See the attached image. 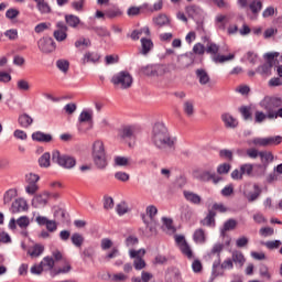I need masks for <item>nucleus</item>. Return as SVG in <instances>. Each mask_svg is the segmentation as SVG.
Listing matches in <instances>:
<instances>
[{
  "label": "nucleus",
  "instance_id": "30",
  "mask_svg": "<svg viewBox=\"0 0 282 282\" xmlns=\"http://www.w3.org/2000/svg\"><path fill=\"white\" fill-rule=\"evenodd\" d=\"M100 61V56L98 53H91L87 52L84 55L83 63L86 65V63H98Z\"/></svg>",
  "mask_w": 282,
  "mask_h": 282
},
{
  "label": "nucleus",
  "instance_id": "31",
  "mask_svg": "<svg viewBox=\"0 0 282 282\" xmlns=\"http://www.w3.org/2000/svg\"><path fill=\"white\" fill-rule=\"evenodd\" d=\"M70 241L76 248H83V243H85V237L78 232H75L72 235Z\"/></svg>",
  "mask_w": 282,
  "mask_h": 282
},
{
  "label": "nucleus",
  "instance_id": "63",
  "mask_svg": "<svg viewBox=\"0 0 282 282\" xmlns=\"http://www.w3.org/2000/svg\"><path fill=\"white\" fill-rule=\"evenodd\" d=\"M282 79L281 77H273L269 80V87H281Z\"/></svg>",
  "mask_w": 282,
  "mask_h": 282
},
{
  "label": "nucleus",
  "instance_id": "3",
  "mask_svg": "<svg viewBox=\"0 0 282 282\" xmlns=\"http://www.w3.org/2000/svg\"><path fill=\"white\" fill-rule=\"evenodd\" d=\"M221 252H224V243H221V242L215 243L213 246L212 250L209 252H207V257H209V258L215 257V254L217 256V260H215L213 263L212 278H210L209 282L215 281V279H217V276H224V272L217 271V268H219V265H221Z\"/></svg>",
  "mask_w": 282,
  "mask_h": 282
},
{
  "label": "nucleus",
  "instance_id": "53",
  "mask_svg": "<svg viewBox=\"0 0 282 282\" xmlns=\"http://www.w3.org/2000/svg\"><path fill=\"white\" fill-rule=\"evenodd\" d=\"M17 224L19 228H28V226H30V217L21 216L20 218L17 219Z\"/></svg>",
  "mask_w": 282,
  "mask_h": 282
},
{
  "label": "nucleus",
  "instance_id": "4",
  "mask_svg": "<svg viewBox=\"0 0 282 282\" xmlns=\"http://www.w3.org/2000/svg\"><path fill=\"white\" fill-rule=\"evenodd\" d=\"M52 162L58 164L62 169L72 170L76 166V158L68 154H61V151L54 150L52 152Z\"/></svg>",
  "mask_w": 282,
  "mask_h": 282
},
{
  "label": "nucleus",
  "instance_id": "33",
  "mask_svg": "<svg viewBox=\"0 0 282 282\" xmlns=\"http://www.w3.org/2000/svg\"><path fill=\"white\" fill-rule=\"evenodd\" d=\"M68 272H72V264H66L63 268L53 269L51 271V276H58V274H67Z\"/></svg>",
  "mask_w": 282,
  "mask_h": 282
},
{
  "label": "nucleus",
  "instance_id": "47",
  "mask_svg": "<svg viewBox=\"0 0 282 282\" xmlns=\"http://www.w3.org/2000/svg\"><path fill=\"white\" fill-rule=\"evenodd\" d=\"M235 58V54L229 55H216L214 56V63H226L227 61H232Z\"/></svg>",
  "mask_w": 282,
  "mask_h": 282
},
{
  "label": "nucleus",
  "instance_id": "24",
  "mask_svg": "<svg viewBox=\"0 0 282 282\" xmlns=\"http://www.w3.org/2000/svg\"><path fill=\"white\" fill-rule=\"evenodd\" d=\"M196 78H198L200 85H208L210 83V76L204 68L196 69Z\"/></svg>",
  "mask_w": 282,
  "mask_h": 282
},
{
  "label": "nucleus",
  "instance_id": "56",
  "mask_svg": "<svg viewBox=\"0 0 282 282\" xmlns=\"http://www.w3.org/2000/svg\"><path fill=\"white\" fill-rule=\"evenodd\" d=\"M219 52V46L213 42H209L206 46V53L207 54H218Z\"/></svg>",
  "mask_w": 282,
  "mask_h": 282
},
{
  "label": "nucleus",
  "instance_id": "6",
  "mask_svg": "<svg viewBox=\"0 0 282 282\" xmlns=\"http://www.w3.org/2000/svg\"><path fill=\"white\" fill-rule=\"evenodd\" d=\"M282 137L275 135V137H269V138H254L251 141H248L247 144H254L256 147H270L272 144L278 145L281 144Z\"/></svg>",
  "mask_w": 282,
  "mask_h": 282
},
{
  "label": "nucleus",
  "instance_id": "37",
  "mask_svg": "<svg viewBox=\"0 0 282 282\" xmlns=\"http://www.w3.org/2000/svg\"><path fill=\"white\" fill-rule=\"evenodd\" d=\"M218 155L221 160H227V162H232L235 160L232 151L228 149L220 150Z\"/></svg>",
  "mask_w": 282,
  "mask_h": 282
},
{
  "label": "nucleus",
  "instance_id": "44",
  "mask_svg": "<svg viewBox=\"0 0 282 282\" xmlns=\"http://www.w3.org/2000/svg\"><path fill=\"white\" fill-rule=\"evenodd\" d=\"M182 254H184L185 257H187V259H193V250L191 249V246L187 243L182 245L181 247H178Z\"/></svg>",
  "mask_w": 282,
  "mask_h": 282
},
{
  "label": "nucleus",
  "instance_id": "50",
  "mask_svg": "<svg viewBox=\"0 0 282 282\" xmlns=\"http://www.w3.org/2000/svg\"><path fill=\"white\" fill-rule=\"evenodd\" d=\"M53 36L58 43H63L67 39V31H54Z\"/></svg>",
  "mask_w": 282,
  "mask_h": 282
},
{
  "label": "nucleus",
  "instance_id": "62",
  "mask_svg": "<svg viewBox=\"0 0 282 282\" xmlns=\"http://www.w3.org/2000/svg\"><path fill=\"white\" fill-rule=\"evenodd\" d=\"M39 180H41V176H39L37 174L30 173L29 175H26L28 184H36Z\"/></svg>",
  "mask_w": 282,
  "mask_h": 282
},
{
  "label": "nucleus",
  "instance_id": "7",
  "mask_svg": "<svg viewBox=\"0 0 282 282\" xmlns=\"http://www.w3.org/2000/svg\"><path fill=\"white\" fill-rule=\"evenodd\" d=\"M141 74L144 76H164L166 74V67L164 65L154 64V65H147L140 68Z\"/></svg>",
  "mask_w": 282,
  "mask_h": 282
},
{
  "label": "nucleus",
  "instance_id": "54",
  "mask_svg": "<svg viewBox=\"0 0 282 282\" xmlns=\"http://www.w3.org/2000/svg\"><path fill=\"white\" fill-rule=\"evenodd\" d=\"M267 118H268L267 111L264 113L263 111L257 110L254 113V122H257L258 124H261V122H263V120H265Z\"/></svg>",
  "mask_w": 282,
  "mask_h": 282
},
{
  "label": "nucleus",
  "instance_id": "12",
  "mask_svg": "<svg viewBox=\"0 0 282 282\" xmlns=\"http://www.w3.org/2000/svg\"><path fill=\"white\" fill-rule=\"evenodd\" d=\"M33 142H44V143H50L54 138L50 133H45L42 131H35L31 135Z\"/></svg>",
  "mask_w": 282,
  "mask_h": 282
},
{
  "label": "nucleus",
  "instance_id": "2",
  "mask_svg": "<svg viewBox=\"0 0 282 282\" xmlns=\"http://www.w3.org/2000/svg\"><path fill=\"white\" fill-rule=\"evenodd\" d=\"M260 107L268 112V120L282 118V98L278 96H265L260 101Z\"/></svg>",
  "mask_w": 282,
  "mask_h": 282
},
{
  "label": "nucleus",
  "instance_id": "13",
  "mask_svg": "<svg viewBox=\"0 0 282 282\" xmlns=\"http://www.w3.org/2000/svg\"><path fill=\"white\" fill-rule=\"evenodd\" d=\"M98 155H107L105 143L101 140L95 141L91 147V158H95Z\"/></svg>",
  "mask_w": 282,
  "mask_h": 282
},
{
  "label": "nucleus",
  "instance_id": "28",
  "mask_svg": "<svg viewBox=\"0 0 282 282\" xmlns=\"http://www.w3.org/2000/svg\"><path fill=\"white\" fill-rule=\"evenodd\" d=\"M193 239L195 243L204 245L206 243V231L199 228L194 231Z\"/></svg>",
  "mask_w": 282,
  "mask_h": 282
},
{
  "label": "nucleus",
  "instance_id": "49",
  "mask_svg": "<svg viewBox=\"0 0 282 282\" xmlns=\"http://www.w3.org/2000/svg\"><path fill=\"white\" fill-rule=\"evenodd\" d=\"M234 263H239V265H243L246 263V258L242 252L236 251L232 253Z\"/></svg>",
  "mask_w": 282,
  "mask_h": 282
},
{
  "label": "nucleus",
  "instance_id": "25",
  "mask_svg": "<svg viewBox=\"0 0 282 282\" xmlns=\"http://www.w3.org/2000/svg\"><path fill=\"white\" fill-rule=\"evenodd\" d=\"M18 122L20 127H23V129H28L29 127H32L34 119L30 117V115L23 113L19 117Z\"/></svg>",
  "mask_w": 282,
  "mask_h": 282
},
{
  "label": "nucleus",
  "instance_id": "8",
  "mask_svg": "<svg viewBox=\"0 0 282 282\" xmlns=\"http://www.w3.org/2000/svg\"><path fill=\"white\" fill-rule=\"evenodd\" d=\"M37 47L43 54H52L56 51V42L53 37L44 36L37 41Z\"/></svg>",
  "mask_w": 282,
  "mask_h": 282
},
{
  "label": "nucleus",
  "instance_id": "17",
  "mask_svg": "<svg viewBox=\"0 0 282 282\" xmlns=\"http://www.w3.org/2000/svg\"><path fill=\"white\" fill-rule=\"evenodd\" d=\"M78 120L79 122H88V129H94V111L83 110L79 115Z\"/></svg>",
  "mask_w": 282,
  "mask_h": 282
},
{
  "label": "nucleus",
  "instance_id": "15",
  "mask_svg": "<svg viewBox=\"0 0 282 282\" xmlns=\"http://www.w3.org/2000/svg\"><path fill=\"white\" fill-rule=\"evenodd\" d=\"M198 180H200V182H210V180H213L214 184H219L221 177H217L215 172L212 173L210 171H203L199 173Z\"/></svg>",
  "mask_w": 282,
  "mask_h": 282
},
{
  "label": "nucleus",
  "instance_id": "26",
  "mask_svg": "<svg viewBox=\"0 0 282 282\" xmlns=\"http://www.w3.org/2000/svg\"><path fill=\"white\" fill-rule=\"evenodd\" d=\"M186 13L191 19H195L197 17H202V8H199L197 4H192L186 7Z\"/></svg>",
  "mask_w": 282,
  "mask_h": 282
},
{
  "label": "nucleus",
  "instance_id": "45",
  "mask_svg": "<svg viewBox=\"0 0 282 282\" xmlns=\"http://www.w3.org/2000/svg\"><path fill=\"white\" fill-rule=\"evenodd\" d=\"M249 8L253 14H258V12H261V9L263 8V3L261 1L253 0Z\"/></svg>",
  "mask_w": 282,
  "mask_h": 282
},
{
  "label": "nucleus",
  "instance_id": "23",
  "mask_svg": "<svg viewBox=\"0 0 282 282\" xmlns=\"http://www.w3.org/2000/svg\"><path fill=\"white\" fill-rule=\"evenodd\" d=\"M65 19V23L66 25H68V28H78V25H80V18H78L75 14H65L64 17Z\"/></svg>",
  "mask_w": 282,
  "mask_h": 282
},
{
  "label": "nucleus",
  "instance_id": "51",
  "mask_svg": "<svg viewBox=\"0 0 282 282\" xmlns=\"http://www.w3.org/2000/svg\"><path fill=\"white\" fill-rule=\"evenodd\" d=\"M19 91H30V83L25 79H19L17 83Z\"/></svg>",
  "mask_w": 282,
  "mask_h": 282
},
{
  "label": "nucleus",
  "instance_id": "48",
  "mask_svg": "<svg viewBox=\"0 0 282 282\" xmlns=\"http://www.w3.org/2000/svg\"><path fill=\"white\" fill-rule=\"evenodd\" d=\"M254 192L250 193L248 196V202H256V199H259V196L261 195L262 191L259 185H253Z\"/></svg>",
  "mask_w": 282,
  "mask_h": 282
},
{
  "label": "nucleus",
  "instance_id": "58",
  "mask_svg": "<svg viewBox=\"0 0 282 282\" xmlns=\"http://www.w3.org/2000/svg\"><path fill=\"white\" fill-rule=\"evenodd\" d=\"M121 138L123 139V140H126V138H129V139H131V137L133 135V128H131V127H126V128H123L122 130H121Z\"/></svg>",
  "mask_w": 282,
  "mask_h": 282
},
{
  "label": "nucleus",
  "instance_id": "64",
  "mask_svg": "<svg viewBox=\"0 0 282 282\" xmlns=\"http://www.w3.org/2000/svg\"><path fill=\"white\" fill-rule=\"evenodd\" d=\"M20 14L19 10L17 9H8L6 12L7 19H17V17Z\"/></svg>",
  "mask_w": 282,
  "mask_h": 282
},
{
  "label": "nucleus",
  "instance_id": "61",
  "mask_svg": "<svg viewBox=\"0 0 282 282\" xmlns=\"http://www.w3.org/2000/svg\"><path fill=\"white\" fill-rule=\"evenodd\" d=\"M115 180L119 182H129V174L126 172H117L115 173Z\"/></svg>",
  "mask_w": 282,
  "mask_h": 282
},
{
  "label": "nucleus",
  "instance_id": "39",
  "mask_svg": "<svg viewBox=\"0 0 282 282\" xmlns=\"http://www.w3.org/2000/svg\"><path fill=\"white\" fill-rule=\"evenodd\" d=\"M44 251H45V247L43 245L37 243L33 246L32 251H28V254H30V257H41V254H43Z\"/></svg>",
  "mask_w": 282,
  "mask_h": 282
},
{
  "label": "nucleus",
  "instance_id": "43",
  "mask_svg": "<svg viewBox=\"0 0 282 282\" xmlns=\"http://www.w3.org/2000/svg\"><path fill=\"white\" fill-rule=\"evenodd\" d=\"M183 110L186 116H193V113H195V106H193V101H185L183 104Z\"/></svg>",
  "mask_w": 282,
  "mask_h": 282
},
{
  "label": "nucleus",
  "instance_id": "18",
  "mask_svg": "<svg viewBox=\"0 0 282 282\" xmlns=\"http://www.w3.org/2000/svg\"><path fill=\"white\" fill-rule=\"evenodd\" d=\"M154 44H153V40L149 39V37H142L141 39V54L143 56H147V54H149V52H151V50H153Z\"/></svg>",
  "mask_w": 282,
  "mask_h": 282
},
{
  "label": "nucleus",
  "instance_id": "32",
  "mask_svg": "<svg viewBox=\"0 0 282 282\" xmlns=\"http://www.w3.org/2000/svg\"><path fill=\"white\" fill-rule=\"evenodd\" d=\"M272 67L273 66H270V64L264 63L262 65H259L256 68V72H257V74H260V76H268V74H271Z\"/></svg>",
  "mask_w": 282,
  "mask_h": 282
},
{
  "label": "nucleus",
  "instance_id": "42",
  "mask_svg": "<svg viewBox=\"0 0 282 282\" xmlns=\"http://www.w3.org/2000/svg\"><path fill=\"white\" fill-rule=\"evenodd\" d=\"M37 4V9L42 14H50L52 12V8H50V4L45 2V0L40 1Z\"/></svg>",
  "mask_w": 282,
  "mask_h": 282
},
{
  "label": "nucleus",
  "instance_id": "57",
  "mask_svg": "<svg viewBox=\"0 0 282 282\" xmlns=\"http://www.w3.org/2000/svg\"><path fill=\"white\" fill-rule=\"evenodd\" d=\"M105 210H111L113 208V198L111 196H104Z\"/></svg>",
  "mask_w": 282,
  "mask_h": 282
},
{
  "label": "nucleus",
  "instance_id": "14",
  "mask_svg": "<svg viewBox=\"0 0 282 282\" xmlns=\"http://www.w3.org/2000/svg\"><path fill=\"white\" fill-rule=\"evenodd\" d=\"M93 162L99 171H105L109 166V161L107 160V154H101L93 156Z\"/></svg>",
  "mask_w": 282,
  "mask_h": 282
},
{
  "label": "nucleus",
  "instance_id": "60",
  "mask_svg": "<svg viewBox=\"0 0 282 282\" xmlns=\"http://www.w3.org/2000/svg\"><path fill=\"white\" fill-rule=\"evenodd\" d=\"M259 232L261 237H272V235H274V228L262 227Z\"/></svg>",
  "mask_w": 282,
  "mask_h": 282
},
{
  "label": "nucleus",
  "instance_id": "41",
  "mask_svg": "<svg viewBox=\"0 0 282 282\" xmlns=\"http://www.w3.org/2000/svg\"><path fill=\"white\" fill-rule=\"evenodd\" d=\"M263 58H265V63L270 65L271 67H274V58H279V52L273 53H265L263 55Z\"/></svg>",
  "mask_w": 282,
  "mask_h": 282
},
{
  "label": "nucleus",
  "instance_id": "11",
  "mask_svg": "<svg viewBox=\"0 0 282 282\" xmlns=\"http://www.w3.org/2000/svg\"><path fill=\"white\" fill-rule=\"evenodd\" d=\"M221 120L226 129H237L239 127V121L228 112L221 115Z\"/></svg>",
  "mask_w": 282,
  "mask_h": 282
},
{
  "label": "nucleus",
  "instance_id": "9",
  "mask_svg": "<svg viewBox=\"0 0 282 282\" xmlns=\"http://www.w3.org/2000/svg\"><path fill=\"white\" fill-rule=\"evenodd\" d=\"M47 199H50V192L35 195L32 199L33 208H45L47 206Z\"/></svg>",
  "mask_w": 282,
  "mask_h": 282
},
{
  "label": "nucleus",
  "instance_id": "27",
  "mask_svg": "<svg viewBox=\"0 0 282 282\" xmlns=\"http://www.w3.org/2000/svg\"><path fill=\"white\" fill-rule=\"evenodd\" d=\"M215 217H217V212L209 209L207 216L200 221V224L203 226L215 227Z\"/></svg>",
  "mask_w": 282,
  "mask_h": 282
},
{
  "label": "nucleus",
  "instance_id": "10",
  "mask_svg": "<svg viewBox=\"0 0 282 282\" xmlns=\"http://www.w3.org/2000/svg\"><path fill=\"white\" fill-rule=\"evenodd\" d=\"M28 210V200L23 198L15 199L11 205V213L17 215V213H23Z\"/></svg>",
  "mask_w": 282,
  "mask_h": 282
},
{
  "label": "nucleus",
  "instance_id": "52",
  "mask_svg": "<svg viewBox=\"0 0 282 282\" xmlns=\"http://www.w3.org/2000/svg\"><path fill=\"white\" fill-rule=\"evenodd\" d=\"M115 166H129L127 156H115Z\"/></svg>",
  "mask_w": 282,
  "mask_h": 282
},
{
  "label": "nucleus",
  "instance_id": "1",
  "mask_svg": "<svg viewBox=\"0 0 282 282\" xmlns=\"http://www.w3.org/2000/svg\"><path fill=\"white\" fill-rule=\"evenodd\" d=\"M151 142L159 151L175 153L177 138L171 137V132H169V128L164 123L156 122L152 127Z\"/></svg>",
  "mask_w": 282,
  "mask_h": 282
},
{
  "label": "nucleus",
  "instance_id": "55",
  "mask_svg": "<svg viewBox=\"0 0 282 282\" xmlns=\"http://www.w3.org/2000/svg\"><path fill=\"white\" fill-rule=\"evenodd\" d=\"M246 58L251 65H257V58H259V54L252 51H248L246 54Z\"/></svg>",
  "mask_w": 282,
  "mask_h": 282
},
{
  "label": "nucleus",
  "instance_id": "5",
  "mask_svg": "<svg viewBox=\"0 0 282 282\" xmlns=\"http://www.w3.org/2000/svg\"><path fill=\"white\" fill-rule=\"evenodd\" d=\"M110 83L116 87L120 86L121 89H129L133 85V76L129 70H121L112 76Z\"/></svg>",
  "mask_w": 282,
  "mask_h": 282
},
{
  "label": "nucleus",
  "instance_id": "19",
  "mask_svg": "<svg viewBox=\"0 0 282 282\" xmlns=\"http://www.w3.org/2000/svg\"><path fill=\"white\" fill-rule=\"evenodd\" d=\"M183 195L186 199V202H189L191 204H195L196 206H199L202 204V196L198 194H195L193 192L184 191Z\"/></svg>",
  "mask_w": 282,
  "mask_h": 282
},
{
  "label": "nucleus",
  "instance_id": "34",
  "mask_svg": "<svg viewBox=\"0 0 282 282\" xmlns=\"http://www.w3.org/2000/svg\"><path fill=\"white\" fill-rule=\"evenodd\" d=\"M243 120H252V108L250 106H242L239 108Z\"/></svg>",
  "mask_w": 282,
  "mask_h": 282
},
{
  "label": "nucleus",
  "instance_id": "38",
  "mask_svg": "<svg viewBox=\"0 0 282 282\" xmlns=\"http://www.w3.org/2000/svg\"><path fill=\"white\" fill-rule=\"evenodd\" d=\"M56 67L59 69V72H63L64 74H67L69 72V61H67V59H57L56 61Z\"/></svg>",
  "mask_w": 282,
  "mask_h": 282
},
{
  "label": "nucleus",
  "instance_id": "29",
  "mask_svg": "<svg viewBox=\"0 0 282 282\" xmlns=\"http://www.w3.org/2000/svg\"><path fill=\"white\" fill-rule=\"evenodd\" d=\"M51 160H52V154H50V152H45L44 154H42L39 158V164L41 169H50Z\"/></svg>",
  "mask_w": 282,
  "mask_h": 282
},
{
  "label": "nucleus",
  "instance_id": "22",
  "mask_svg": "<svg viewBox=\"0 0 282 282\" xmlns=\"http://www.w3.org/2000/svg\"><path fill=\"white\" fill-rule=\"evenodd\" d=\"M237 228V220L234 218H229L227 221L224 223L223 228L220 229V236L226 237V232L229 230H235Z\"/></svg>",
  "mask_w": 282,
  "mask_h": 282
},
{
  "label": "nucleus",
  "instance_id": "20",
  "mask_svg": "<svg viewBox=\"0 0 282 282\" xmlns=\"http://www.w3.org/2000/svg\"><path fill=\"white\" fill-rule=\"evenodd\" d=\"M105 14L107 19H118V17H122V10H120V7H118V4H115L111 8L106 9Z\"/></svg>",
  "mask_w": 282,
  "mask_h": 282
},
{
  "label": "nucleus",
  "instance_id": "59",
  "mask_svg": "<svg viewBox=\"0 0 282 282\" xmlns=\"http://www.w3.org/2000/svg\"><path fill=\"white\" fill-rule=\"evenodd\" d=\"M162 221H163V226H165V228L167 230H171L172 232H175L176 229L173 226V220L171 218L163 217Z\"/></svg>",
  "mask_w": 282,
  "mask_h": 282
},
{
  "label": "nucleus",
  "instance_id": "16",
  "mask_svg": "<svg viewBox=\"0 0 282 282\" xmlns=\"http://www.w3.org/2000/svg\"><path fill=\"white\" fill-rule=\"evenodd\" d=\"M152 22L156 28H166V25H171V19L164 13H160L159 15L152 19Z\"/></svg>",
  "mask_w": 282,
  "mask_h": 282
},
{
  "label": "nucleus",
  "instance_id": "21",
  "mask_svg": "<svg viewBox=\"0 0 282 282\" xmlns=\"http://www.w3.org/2000/svg\"><path fill=\"white\" fill-rule=\"evenodd\" d=\"M260 159L262 162V166L264 169H268V166H270V162H274V154L268 151H260Z\"/></svg>",
  "mask_w": 282,
  "mask_h": 282
},
{
  "label": "nucleus",
  "instance_id": "36",
  "mask_svg": "<svg viewBox=\"0 0 282 282\" xmlns=\"http://www.w3.org/2000/svg\"><path fill=\"white\" fill-rule=\"evenodd\" d=\"M18 192L15 188L8 189L3 195V204H10L14 197H17Z\"/></svg>",
  "mask_w": 282,
  "mask_h": 282
},
{
  "label": "nucleus",
  "instance_id": "46",
  "mask_svg": "<svg viewBox=\"0 0 282 282\" xmlns=\"http://www.w3.org/2000/svg\"><path fill=\"white\" fill-rule=\"evenodd\" d=\"M281 240H271L267 242H261L262 246H265L268 250H276V248H281Z\"/></svg>",
  "mask_w": 282,
  "mask_h": 282
},
{
  "label": "nucleus",
  "instance_id": "35",
  "mask_svg": "<svg viewBox=\"0 0 282 282\" xmlns=\"http://www.w3.org/2000/svg\"><path fill=\"white\" fill-rule=\"evenodd\" d=\"M90 30H93V32L96 33L97 36H111V33L105 26H91Z\"/></svg>",
  "mask_w": 282,
  "mask_h": 282
},
{
  "label": "nucleus",
  "instance_id": "40",
  "mask_svg": "<svg viewBox=\"0 0 282 282\" xmlns=\"http://www.w3.org/2000/svg\"><path fill=\"white\" fill-rule=\"evenodd\" d=\"M231 169L232 165H230V163H223L217 166V173L218 175H228Z\"/></svg>",
  "mask_w": 282,
  "mask_h": 282
}]
</instances>
